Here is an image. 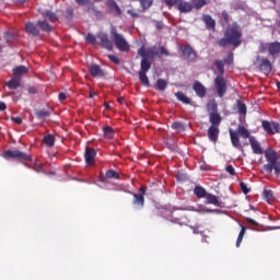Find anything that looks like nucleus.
<instances>
[{
    "instance_id": "obj_1",
    "label": "nucleus",
    "mask_w": 280,
    "mask_h": 280,
    "mask_svg": "<svg viewBox=\"0 0 280 280\" xmlns=\"http://www.w3.org/2000/svg\"><path fill=\"white\" fill-rule=\"evenodd\" d=\"M218 45L220 47H226V45L240 47L242 45V28H240V25L235 23L230 25L225 31L224 38L220 39Z\"/></svg>"
},
{
    "instance_id": "obj_2",
    "label": "nucleus",
    "mask_w": 280,
    "mask_h": 280,
    "mask_svg": "<svg viewBox=\"0 0 280 280\" xmlns=\"http://www.w3.org/2000/svg\"><path fill=\"white\" fill-rule=\"evenodd\" d=\"M264 154L268 162L267 164L264 165V170L267 171L268 174H272L273 170L276 176H280L279 153H277L275 149L269 148L264 152Z\"/></svg>"
},
{
    "instance_id": "obj_3",
    "label": "nucleus",
    "mask_w": 280,
    "mask_h": 280,
    "mask_svg": "<svg viewBox=\"0 0 280 280\" xmlns=\"http://www.w3.org/2000/svg\"><path fill=\"white\" fill-rule=\"evenodd\" d=\"M230 137H231V141H232V145L234 148H241L240 144V137H242V139H249L250 140V131H248V129H246L244 126H238L236 130L230 129Z\"/></svg>"
},
{
    "instance_id": "obj_4",
    "label": "nucleus",
    "mask_w": 280,
    "mask_h": 280,
    "mask_svg": "<svg viewBox=\"0 0 280 280\" xmlns=\"http://www.w3.org/2000/svg\"><path fill=\"white\" fill-rule=\"evenodd\" d=\"M110 34L113 36V42L115 43V46L119 51H130V45L128 44V40L124 37V35L117 33V30L113 27L110 30Z\"/></svg>"
},
{
    "instance_id": "obj_5",
    "label": "nucleus",
    "mask_w": 280,
    "mask_h": 280,
    "mask_svg": "<svg viewBox=\"0 0 280 280\" xmlns=\"http://www.w3.org/2000/svg\"><path fill=\"white\" fill-rule=\"evenodd\" d=\"M255 66L259 71H261L265 75H268L272 71V63L268 58L257 57L255 61Z\"/></svg>"
},
{
    "instance_id": "obj_6",
    "label": "nucleus",
    "mask_w": 280,
    "mask_h": 280,
    "mask_svg": "<svg viewBox=\"0 0 280 280\" xmlns=\"http://www.w3.org/2000/svg\"><path fill=\"white\" fill-rule=\"evenodd\" d=\"M96 38L98 40V45L104 49H108V51H113V42L108 38L106 33H97Z\"/></svg>"
},
{
    "instance_id": "obj_7",
    "label": "nucleus",
    "mask_w": 280,
    "mask_h": 280,
    "mask_svg": "<svg viewBox=\"0 0 280 280\" xmlns=\"http://www.w3.org/2000/svg\"><path fill=\"white\" fill-rule=\"evenodd\" d=\"M214 84L219 97H224V93H226V80H224V77L218 75L214 80Z\"/></svg>"
},
{
    "instance_id": "obj_8",
    "label": "nucleus",
    "mask_w": 280,
    "mask_h": 280,
    "mask_svg": "<svg viewBox=\"0 0 280 280\" xmlns=\"http://www.w3.org/2000/svg\"><path fill=\"white\" fill-rule=\"evenodd\" d=\"M138 56H141V58H147L150 60V58H154V56H159V48L155 46H152L145 50V48L141 47L138 50Z\"/></svg>"
},
{
    "instance_id": "obj_9",
    "label": "nucleus",
    "mask_w": 280,
    "mask_h": 280,
    "mask_svg": "<svg viewBox=\"0 0 280 280\" xmlns=\"http://www.w3.org/2000/svg\"><path fill=\"white\" fill-rule=\"evenodd\" d=\"M4 159H21L22 161L30 160V155L19 151V150H8L3 154Z\"/></svg>"
},
{
    "instance_id": "obj_10",
    "label": "nucleus",
    "mask_w": 280,
    "mask_h": 280,
    "mask_svg": "<svg viewBox=\"0 0 280 280\" xmlns=\"http://www.w3.org/2000/svg\"><path fill=\"white\" fill-rule=\"evenodd\" d=\"M262 128L268 135H277V132H279V122L264 120Z\"/></svg>"
},
{
    "instance_id": "obj_11",
    "label": "nucleus",
    "mask_w": 280,
    "mask_h": 280,
    "mask_svg": "<svg viewBox=\"0 0 280 280\" xmlns=\"http://www.w3.org/2000/svg\"><path fill=\"white\" fill-rule=\"evenodd\" d=\"M175 8H177V10L184 14H187V12H191V10H194V5L185 0H178Z\"/></svg>"
},
{
    "instance_id": "obj_12",
    "label": "nucleus",
    "mask_w": 280,
    "mask_h": 280,
    "mask_svg": "<svg viewBox=\"0 0 280 280\" xmlns=\"http://www.w3.org/2000/svg\"><path fill=\"white\" fill-rule=\"evenodd\" d=\"M220 135V128H218V126H210L208 129V139H210V141H213V143H215L218 141V137Z\"/></svg>"
},
{
    "instance_id": "obj_13",
    "label": "nucleus",
    "mask_w": 280,
    "mask_h": 280,
    "mask_svg": "<svg viewBox=\"0 0 280 280\" xmlns=\"http://www.w3.org/2000/svg\"><path fill=\"white\" fill-rule=\"evenodd\" d=\"M249 145L252 147L254 154H264V150L261 149V145H259V142L256 141L255 137L249 138Z\"/></svg>"
},
{
    "instance_id": "obj_14",
    "label": "nucleus",
    "mask_w": 280,
    "mask_h": 280,
    "mask_svg": "<svg viewBox=\"0 0 280 280\" xmlns=\"http://www.w3.org/2000/svg\"><path fill=\"white\" fill-rule=\"evenodd\" d=\"M209 120H210V124H212L211 126L219 127L220 124H222V116H220V114L218 112L210 113Z\"/></svg>"
},
{
    "instance_id": "obj_15",
    "label": "nucleus",
    "mask_w": 280,
    "mask_h": 280,
    "mask_svg": "<svg viewBox=\"0 0 280 280\" xmlns=\"http://www.w3.org/2000/svg\"><path fill=\"white\" fill-rule=\"evenodd\" d=\"M194 91L197 93L198 97H205V95H207V89L198 81L194 83Z\"/></svg>"
},
{
    "instance_id": "obj_16",
    "label": "nucleus",
    "mask_w": 280,
    "mask_h": 280,
    "mask_svg": "<svg viewBox=\"0 0 280 280\" xmlns=\"http://www.w3.org/2000/svg\"><path fill=\"white\" fill-rule=\"evenodd\" d=\"M25 32L26 34H31V36H38L39 34L38 27H36V25L32 22H27L25 24Z\"/></svg>"
},
{
    "instance_id": "obj_17",
    "label": "nucleus",
    "mask_w": 280,
    "mask_h": 280,
    "mask_svg": "<svg viewBox=\"0 0 280 280\" xmlns=\"http://www.w3.org/2000/svg\"><path fill=\"white\" fill-rule=\"evenodd\" d=\"M206 205H214L215 207H220V205H222V201H220V198H218V196L208 194L206 195Z\"/></svg>"
},
{
    "instance_id": "obj_18",
    "label": "nucleus",
    "mask_w": 280,
    "mask_h": 280,
    "mask_svg": "<svg viewBox=\"0 0 280 280\" xmlns=\"http://www.w3.org/2000/svg\"><path fill=\"white\" fill-rule=\"evenodd\" d=\"M97 152H95L94 149L86 148L85 150V161L89 165H93V162L95 161V155Z\"/></svg>"
},
{
    "instance_id": "obj_19",
    "label": "nucleus",
    "mask_w": 280,
    "mask_h": 280,
    "mask_svg": "<svg viewBox=\"0 0 280 280\" xmlns=\"http://www.w3.org/2000/svg\"><path fill=\"white\" fill-rule=\"evenodd\" d=\"M107 8H109L110 12H115L118 16H121V9L117 5L115 0H106Z\"/></svg>"
},
{
    "instance_id": "obj_20",
    "label": "nucleus",
    "mask_w": 280,
    "mask_h": 280,
    "mask_svg": "<svg viewBox=\"0 0 280 280\" xmlns=\"http://www.w3.org/2000/svg\"><path fill=\"white\" fill-rule=\"evenodd\" d=\"M90 73L93 78H100L104 75V70L100 66L93 65L90 67Z\"/></svg>"
},
{
    "instance_id": "obj_21",
    "label": "nucleus",
    "mask_w": 280,
    "mask_h": 280,
    "mask_svg": "<svg viewBox=\"0 0 280 280\" xmlns=\"http://www.w3.org/2000/svg\"><path fill=\"white\" fill-rule=\"evenodd\" d=\"M51 113H54V109H50V110L36 109L35 116L37 117V119H42V121H44V119H47V117H49Z\"/></svg>"
},
{
    "instance_id": "obj_22",
    "label": "nucleus",
    "mask_w": 280,
    "mask_h": 280,
    "mask_svg": "<svg viewBox=\"0 0 280 280\" xmlns=\"http://www.w3.org/2000/svg\"><path fill=\"white\" fill-rule=\"evenodd\" d=\"M151 67L152 63L150 62V59H148L147 57H142L140 73H148Z\"/></svg>"
},
{
    "instance_id": "obj_23",
    "label": "nucleus",
    "mask_w": 280,
    "mask_h": 280,
    "mask_svg": "<svg viewBox=\"0 0 280 280\" xmlns=\"http://www.w3.org/2000/svg\"><path fill=\"white\" fill-rule=\"evenodd\" d=\"M183 54L188 58V60H196V52L190 46H186L183 48Z\"/></svg>"
},
{
    "instance_id": "obj_24",
    "label": "nucleus",
    "mask_w": 280,
    "mask_h": 280,
    "mask_svg": "<svg viewBox=\"0 0 280 280\" xmlns=\"http://www.w3.org/2000/svg\"><path fill=\"white\" fill-rule=\"evenodd\" d=\"M25 73H27V67L25 66H18L13 69V75H15V78L21 79V77L25 75Z\"/></svg>"
},
{
    "instance_id": "obj_25",
    "label": "nucleus",
    "mask_w": 280,
    "mask_h": 280,
    "mask_svg": "<svg viewBox=\"0 0 280 280\" xmlns=\"http://www.w3.org/2000/svg\"><path fill=\"white\" fill-rule=\"evenodd\" d=\"M8 89L16 90L21 86V79L18 77L12 78L10 81L7 82Z\"/></svg>"
},
{
    "instance_id": "obj_26",
    "label": "nucleus",
    "mask_w": 280,
    "mask_h": 280,
    "mask_svg": "<svg viewBox=\"0 0 280 280\" xmlns=\"http://www.w3.org/2000/svg\"><path fill=\"white\" fill-rule=\"evenodd\" d=\"M269 54L275 56V54H280V43L275 42L268 45Z\"/></svg>"
},
{
    "instance_id": "obj_27",
    "label": "nucleus",
    "mask_w": 280,
    "mask_h": 280,
    "mask_svg": "<svg viewBox=\"0 0 280 280\" xmlns=\"http://www.w3.org/2000/svg\"><path fill=\"white\" fill-rule=\"evenodd\" d=\"M203 21L208 30H215V20L212 19L211 15H203Z\"/></svg>"
},
{
    "instance_id": "obj_28",
    "label": "nucleus",
    "mask_w": 280,
    "mask_h": 280,
    "mask_svg": "<svg viewBox=\"0 0 280 280\" xmlns=\"http://www.w3.org/2000/svg\"><path fill=\"white\" fill-rule=\"evenodd\" d=\"M37 24L40 27V30H43L44 32H51L54 30V26L48 24V22L45 20L38 21Z\"/></svg>"
},
{
    "instance_id": "obj_29",
    "label": "nucleus",
    "mask_w": 280,
    "mask_h": 280,
    "mask_svg": "<svg viewBox=\"0 0 280 280\" xmlns=\"http://www.w3.org/2000/svg\"><path fill=\"white\" fill-rule=\"evenodd\" d=\"M194 194L197 198H207V190L200 186L195 187Z\"/></svg>"
},
{
    "instance_id": "obj_30",
    "label": "nucleus",
    "mask_w": 280,
    "mask_h": 280,
    "mask_svg": "<svg viewBox=\"0 0 280 280\" xmlns=\"http://www.w3.org/2000/svg\"><path fill=\"white\" fill-rule=\"evenodd\" d=\"M139 79L143 86H150V79H148V72H139Z\"/></svg>"
},
{
    "instance_id": "obj_31",
    "label": "nucleus",
    "mask_w": 280,
    "mask_h": 280,
    "mask_svg": "<svg viewBox=\"0 0 280 280\" xmlns=\"http://www.w3.org/2000/svg\"><path fill=\"white\" fill-rule=\"evenodd\" d=\"M208 113L211 115V113H218V103L215 101H210L207 104Z\"/></svg>"
},
{
    "instance_id": "obj_32",
    "label": "nucleus",
    "mask_w": 280,
    "mask_h": 280,
    "mask_svg": "<svg viewBox=\"0 0 280 280\" xmlns=\"http://www.w3.org/2000/svg\"><path fill=\"white\" fill-rule=\"evenodd\" d=\"M155 86L158 91H165V89H167V81L159 79L155 83Z\"/></svg>"
},
{
    "instance_id": "obj_33",
    "label": "nucleus",
    "mask_w": 280,
    "mask_h": 280,
    "mask_svg": "<svg viewBox=\"0 0 280 280\" xmlns=\"http://www.w3.org/2000/svg\"><path fill=\"white\" fill-rule=\"evenodd\" d=\"M192 8H196V10H200V8H203V5H207V0H191Z\"/></svg>"
},
{
    "instance_id": "obj_34",
    "label": "nucleus",
    "mask_w": 280,
    "mask_h": 280,
    "mask_svg": "<svg viewBox=\"0 0 280 280\" xmlns=\"http://www.w3.org/2000/svg\"><path fill=\"white\" fill-rule=\"evenodd\" d=\"M44 143L46 145H48V148H51V147H54V143H56V139L51 135L45 136L44 137Z\"/></svg>"
},
{
    "instance_id": "obj_35",
    "label": "nucleus",
    "mask_w": 280,
    "mask_h": 280,
    "mask_svg": "<svg viewBox=\"0 0 280 280\" xmlns=\"http://www.w3.org/2000/svg\"><path fill=\"white\" fill-rule=\"evenodd\" d=\"M175 95L179 102H183V104H189V97H187L183 92H177Z\"/></svg>"
},
{
    "instance_id": "obj_36",
    "label": "nucleus",
    "mask_w": 280,
    "mask_h": 280,
    "mask_svg": "<svg viewBox=\"0 0 280 280\" xmlns=\"http://www.w3.org/2000/svg\"><path fill=\"white\" fill-rule=\"evenodd\" d=\"M44 16H46V19H48V21H50L51 23H55V21H58V16L56 15V13H52L51 11H46L44 13Z\"/></svg>"
},
{
    "instance_id": "obj_37",
    "label": "nucleus",
    "mask_w": 280,
    "mask_h": 280,
    "mask_svg": "<svg viewBox=\"0 0 280 280\" xmlns=\"http://www.w3.org/2000/svg\"><path fill=\"white\" fill-rule=\"evenodd\" d=\"M103 132H104V137L106 139H113V135H115V130H113V128H110V127H105L103 129Z\"/></svg>"
},
{
    "instance_id": "obj_38",
    "label": "nucleus",
    "mask_w": 280,
    "mask_h": 280,
    "mask_svg": "<svg viewBox=\"0 0 280 280\" xmlns=\"http://www.w3.org/2000/svg\"><path fill=\"white\" fill-rule=\"evenodd\" d=\"M262 194H264V198H265V200H267V202H272V200H275V195H273L272 190H265Z\"/></svg>"
},
{
    "instance_id": "obj_39",
    "label": "nucleus",
    "mask_w": 280,
    "mask_h": 280,
    "mask_svg": "<svg viewBox=\"0 0 280 280\" xmlns=\"http://www.w3.org/2000/svg\"><path fill=\"white\" fill-rule=\"evenodd\" d=\"M172 128L177 132H183L185 130V125H183V122L175 121L172 124Z\"/></svg>"
},
{
    "instance_id": "obj_40",
    "label": "nucleus",
    "mask_w": 280,
    "mask_h": 280,
    "mask_svg": "<svg viewBox=\"0 0 280 280\" xmlns=\"http://www.w3.org/2000/svg\"><path fill=\"white\" fill-rule=\"evenodd\" d=\"M246 234V228L242 226V230L238 234L237 241H236V247L240 248V245L242 244V240H244V235Z\"/></svg>"
},
{
    "instance_id": "obj_41",
    "label": "nucleus",
    "mask_w": 280,
    "mask_h": 280,
    "mask_svg": "<svg viewBox=\"0 0 280 280\" xmlns=\"http://www.w3.org/2000/svg\"><path fill=\"white\" fill-rule=\"evenodd\" d=\"M246 234V228L242 226V230L238 234L237 241H236V247L240 248V245L242 244V240H244V235Z\"/></svg>"
},
{
    "instance_id": "obj_42",
    "label": "nucleus",
    "mask_w": 280,
    "mask_h": 280,
    "mask_svg": "<svg viewBox=\"0 0 280 280\" xmlns=\"http://www.w3.org/2000/svg\"><path fill=\"white\" fill-rule=\"evenodd\" d=\"M133 198H135V205H138V206H141L143 207V202H144V199H143V195H137L135 194L133 195Z\"/></svg>"
},
{
    "instance_id": "obj_43",
    "label": "nucleus",
    "mask_w": 280,
    "mask_h": 280,
    "mask_svg": "<svg viewBox=\"0 0 280 280\" xmlns=\"http://www.w3.org/2000/svg\"><path fill=\"white\" fill-rule=\"evenodd\" d=\"M153 0H140V5L143 10H149L152 7Z\"/></svg>"
},
{
    "instance_id": "obj_44",
    "label": "nucleus",
    "mask_w": 280,
    "mask_h": 280,
    "mask_svg": "<svg viewBox=\"0 0 280 280\" xmlns=\"http://www.w3.org/2000/svg\"><path fill=\"white\" fill-rule=\"evenodd\" d=\"M86 43H89L90 45H95V43L97 42V37H95V35L89 33L85 37Z\"/></svg>"
},
{
    "instance_id": "obj_45",
    "label": "nucleus",
    "mask_w": 280,
    "mask_h": 280,
    "mask_svg": "<svg viewBox=\"0 0 280 280\" xmlns=\"http://www.w3.org/2000/svg\"><path fill=\"white\" fill-rule=\"evenodd\" d=\"M237 108H238V113H241V115H246V104H244L241 101H237Z\"/></svg>"
},
{
    "instance_id": "obj_46",
    "label": "nucleus",
    "mask_w": 280,
    "mask_h": 280,
    "mask_svg": "<svg viewBox=\"0 0 280 280\" xmlns=\"http://www.w3.org/2000/svg\"><path fill=\"white\" fill-rule=\"evenodd\" d=\"M214 65H215L217 69H219V72H220V73H224V61H222V60H217V61L214 62Z\"/></svg>"
},
{
    "instance_id": "obj_47",
    "label": "nucleus",
    "mask_w": 280,
    "mask_h": 280,
    "mask_svg": "<svg viewBox=\"0 0 280 280\" xmlns=\"http://www.w3.org/2000/svg\"><path fill=\"white\" fill-rule=\"evenodd\" d=\"M190 211H197L198 213H213L215 212V210H210V209H207V208H202V209H195V208H190L189 209Z\"/></svg>"
},
{
    "instance_id": "obj_48",
    "label": "nucleus",
    "mask_w": 280,
    "mask_h": 280,
    "mask_svg": "<svg viewBox=\"0 0 280 280\" xmlns=\"http://www.w3.org/2000/svg\"><path fill=\"white\" fill-rule=\"evenodd\" d=\"M240 187H241L243 194H248L250 191V188H248V186L244 182L240 183Z\"/></svg>"
},
{
    "instance_id": "obj_49",
    "label": "nucleus",
    "mask_w": 280,
    "mask_h": 280,
    "mask_svg": "<svg viewBox=\"0 0 280 280\" xmlns=\"http://www.w3.org/2000/svg\"><path fill=\"white\" fill-rule=\"evenodd\" d=\"M66 19H68V21H70V19H73V9L68 8L66 10V14H65Z\"/></svg>"
},
{
    "instance_id": "obj_50",
    "label": "nucleus",
    "mask_w": 280,
    "mask_h": 280,
    "mask_svg": "<svg viewBox=\"0 0 280 280\" xmlns=\"http://www.w3.org/2000/svg\"><path fill=\"white\" fill-rule=\"evenodd\" d=\"M108 58L112 62H114V65H119L121 62L115 55H108Z\"/></svg>"
},
{
    "instance_id": "obj_51",
    "label": "nucleus",
    "mask_w": 280,
    "mask_h": 280,
    "mask_svg": "<svg viewBox=\"0 0 280 280\" xmlns=\"http://www.w3.org/2000/svg\"><path fill=\"white\" fill-rule=\"evenodd\" d=\"M107 178H118L117 172L115 171H108L106 173Z\"/></svg>"
},
{
    "instance_id": "obj_52",
    "label": "nucleus",
    "mask_w": 280,
    "mask_h": 280,
    "mask_svg": "<svg viewBox=\"0 0 280 280\" xmlns=\"http://www.w3.org/2000/svg\"><path fill=\"white\" fill-rule=\"evenodd\" d=\"M225 170L228 174H230L231 176H235V168L233 167V165H228Z\"/></svg>"
},
{
    "instance_id": "obj_53",
    "label": "nucleus",
    "mask_w": 280,
    "mask_h": 280,
    "mask_svg": "<svg viewBox=\"0 0 280 280\" xmlns=\"http://www.w3.org/2000/svg\"><path fill=\"white\" fill-rule=\"evenodd\" d=\"M165 4L168 5V8H172V5H177L178 0H164Z\"/></svg>"
},
{
    "instance_id": "obj_54",
    "label": "nucleus",
    "mask_w": 280,
    "mask_h": 280,
    "mask_svg": "<svg viewBox=\"0 0 280 280\" xmlns=\"http://www.w3.org/2000/svg\"><path fill=\"white\" fill-rule=\"evenodd\" d=\"M226 65H233V52H230L228 58L224 60Z\"/></svg>"
},
{
    "instance_id": "obj_55",
    "label": "nucleus",
    "mask_w": 280,
    "mask_h": 280,
    "mask_svg": "<svg viewBox=\"0 0 280 280\" xmlns=\"http://www.w3.org/2000/svg\"><path fill=\"white\" fill-rule=\"evenodd\" d=\"M162 56H170V51L165 49V47H161L160 49V58Z\"/></svg>"
},
{
    "instance_id": "obj_56",
    "label": "nucleus",
    "mask_w": 280,
    "mask_h": 280,
    "mask_svg": "<svg viewBox=\"0 0 280 280\" xmlns=\"http://www.w3.org/2000/svg\"><path fill=\"white\" fill-rule=\"evenodd\" d=\"M128 14L132 16V19H139V13L135 12V10H128Z\"/></svg>"
},
{
    "instance_id": "obj_57",
    "label": "nucleus",
    "mask_w": 280,
    "mask_h": 280,
    "mask_svg": "<svg viewBox=\"0 0 280 280\" xmlns=\"http://www.w3.org/2000/svg\"><path fill=\"white\" fill-rule=\"evenodd\" d=\"M59 100L60 102H63V100H67V94L65 92L59 93Z\"/></svg>"
},
{
    "instance_id": "obj_58",
    "label": "nucleus",
    "mask_w": 280,
    "mask_h": 280,
    "mask_svg": "<svg viewBox=\"0 0 280 280\" xmlns=\"http://www.w3.org/2000/svg\"><path fill=\"white\" fill-rule=\"evenodd\" d=\"M12 121H14L15 124H23V119L21 117L12 118Z\"/></svg>"
},
{
    "instance_id": "obj_59",
    "label": "nucleus",
    "mask_w": 280,
    "mask_h": 280,
    "mask_svg": "<svg viewBox=\"0 0 280 280\" xmlns=\"http://www.w3.org/2000/svg\"><path fill=\"white\" fill-rule=\"evenodd\" d=\"M222 18L224 19V21H229V13L226 11H223Z\"/></svg>"
},
{
    "instance_id": "obj_60",
    "label": "nucleus",
    "mask_w": 280,
    "mask_h": 280,
    "mask_svg": "<svg viewBox=\"0 0 280 280\" xmlns=\"http://www.w3.org/2000/svg\"><path fill=\"white\" fill-rule=\"evenodd\" d=\"M5 108H8L5 103L4 102H0V110H5Z\"/></svg>"
},
{
    "instance_id": "obj_61",
    "label": "nucleus",
    "mask_w": 280,
    "mask_h": 280,
    "mask_svg": "<svg viewBox=\"0 0 280 280\" xmlns=\"http://www.w3.org/2000/svg\"><path fill=\"white\" fill-rule=\"evenodd\" d=\"M117 102H118L119 104H124V102H126V98H125L124 96H119V97L117 98Z\"/></svg>"
},
{
    "instance_id": "obj_62",
    "label": "nucleus",
    "mask_w": 280,
    "mask_h": 280,
    "mask_svg": "<svg viewBox=\"0 0 280 280\" xmlns=\"http://www.w3.org/2000/svg\"><path fill=\"white\" fill-rule=\"evenodd\" d=\"M246 220H247V222H249V224H254L255 226H257V222L255 220H253L250 218H247Z\"/></svg>"
},
{
    "instance_id": "obj_63",
    "label": "nucleus",
    "mask_w": 280,
    "mask_h": 280,
    "mask_svg": "<svg viewBox=\"0 0 280 280\" xmlns=\"http://www.w3.org/2000/svg\"><path fill=\"white\" fill-rule=\"evenodd\" d=\"M158 30H163V22H156Z\"/></svg>"
},
{
    "instance_id": "obj_64",
    "label": "nucleus",
    "mask_w": 280,
    "mask_h": 280,
    "mask_svg": "<svg viewBox=\"0 0 280 280\" xmlns=\"http://www.w3.org/2000/svg\"><path fill=\"white\" fill-rule=\"evenodd\" d=\"M28 93H32V94L36 93V88H28Z\"/></svg>"
}]
</instances>
